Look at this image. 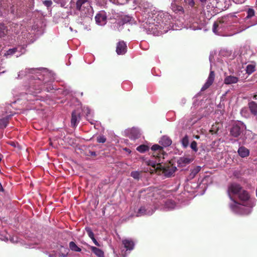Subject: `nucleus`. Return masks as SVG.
<instances>
[{
	"mask_svg": "<svg viewBox=\"0 0 257 257\" xmlns=\"http://www.w3.org/2000/svg\"><path fill=\"white\" fill-rule=\"evenodd\" d=\"M90 249L98 257H104L103 251L95 246H91Z\"/></svg>",
	"mask_w": 257,
	"mask_h": 257,
	"instance_id": "18",
	"label": "nucleus"
},
{
	"mask_svg": "<svg viewBox=\"0 0 257 257\" xmlns=\"http://www.w3.org/2000/svg\"><path fill=\"white\" fill-rule=\"evenodd\" d=\"M88 120L90 122V123L92 124H95V121L93 119H89L88 118H87Z\"/></svg>",
	"mask_w": 257,
	"mask_h": 257,
	"instance_id": "44",
	"label": "nucleus"
},
{
	"mask_svg": "<svg viewBox=\"0 0 257 257\" xmlns=\"http://www.w3.org/2000/svg\"><path fill=\"white\" fill-rule=\"evenodd\" d=\"M151 150L153 151L152 157L155 159L158 160L157 162H159L161 158H164V151L163 148L159 145H154L151 147Z\"/></svg>",
	"mask_w": 257,
	"mask_h": 257,
	"instance_id": "5",
	"label": "nucleus"
},
{
	"mask_svg": "<svg viewBox=\"0 0 257 257\" xmlns=\"http://www.w3.org/2000/svg\"><path fill=\"white\" fill-rule=\"evenodd\" d=\"M241 133V128L238 124L233 125L230 131V135L235 138H237L239 136Z\"/></svg>",
	"mask_w": 257,
	"mask_h": 257,
	"instance_id": "14",
	"label": "nucleus"
},
{
	"mask_svg": "<svg viewBox=\"0 0 257 257\" xmlns=\"http://www.w3.org/2000/svg\"><path fill=\"white\" fill-rule=\"evenodd\" d=\"M149 147L146 145H141L137 148V150L141 153L146 152L149 150Z\"/></svg>",
	"mask_w": 257,
	"mask_h": 257,
	"instance_id": "24",
	"label": "nucleus"
},
{
	"mask_svg": "<svg viewBox=\"0 0 257 257\" xmlns=\"http://www.w3.org/2000/svg\"><path fill=\"white\" fill-rule=\"evenodd\" d=\"M97 142L99 143H104L106 142V138L103 136H99L97 137Z\"/></svg>",
	"mask_w": 257,
	"mask_h": 257,
	"instance_id": "34",
	"label": "nucleus"
},
{
	"mask_svg": "<svg viewBox=\"0 0 257 257\" xmlns=\"http://www.w3.org/2000/svg\"><path fill=\"white\" fill-rule=\"evenodd\" d=\"M238 78L233 76H228L226 77L224 80V83L225 84H231L233 83H236L238 82Z\"/></svg>",
	"mask_w": 257,
	"mask_h": 257,
	"instance_id": "16",
	"label": "nucleus"
},
{
	"mask_svg": "<svg viewBox=\"0 0 257 257\" xmlns=\"http://www.w3.org/2000/svg\"><path fill=\"white\" fill-rule=\"evenodd\" d=\"M44 4L47 7H50L52 5V2L51 1H45L43 2Z\"/></svg>",
	"mask_w": 257,
	"mask_h": 257,
	"instance_id": "39",
	"label": "nucleus"
},
{
	"mask_svg": "<svg viewBox=\"0 0 257 257\" xmlns=\"http://www.w3.org/2000/svg\"><path fill=\"white\" fill-rule=\"evenodd\" d=\"M238 153L239 155L242 157H246L249 155V150L244 147H240L238 150Z\"/></svg>",
	"mask_w": 257,
	"mask_h": 257,
	"instance_id": "17",
	"label": "nucleus"
},
{
	"mask_svg": "<svg viewBox=\"0 0 257 257\" xmlns=\"http://www.w3.org/2000/svg\"><path fill=\"white\" fill-rule=\"evenodd\" d=\"M181 144L184 148H186L189 145V137L186 135L181 140Z\"/></svg>",
	"mask_w": 257,
	"mask_h": 257,
	"instance_id": "26",
	"label": "nucleus"
},
{
	"mask_svg": "<svg viewBox=\"0 0 257 257\" xmlns=\"http://www.w3.org/2000/svg\"><path fill=\"white\" fill-rule=\"evenodd\" d=\"M46 89H47V91H49L48 88L47 87Z\"/></svg>",
	"mask_w": 257,
	"mask_h": 257,
	"instance_id": "51",
	"label": "nucleus"
},
{
	"mask_svg": "<svg viewBox=\"0 0 257 257\" xmlns=\"http://www.w3.org/2000/svg\"><path fill=\"white\" fill-rule=\"evenodd\" d=\"M26 70L27 73L32 74V75L29 76L30 77L39 81L37 83L41 86H39L37 89L41 90L43 88V85L48 82L46 77L49 76V74L47 72L43 73L40 70L35 68L26 69Z\"/></svg>",
	"mask_w": 257,
	"mask_h": 257,
	"instance_id": "3",
	"label": "nucleus"
},
{
	"mask_svg": "<svg viewBox=\"0 0 257 257\" xmlns=\"http://www.w3.org/2000/svg\"><path fill=\"white\" fill-rule=\"evenodd\" d=\"M91 239L92 240L95 245H96L97 246H100V244L98 242V241L96 240L94 237L92 238Z\"/></svg>",
	"mask_w": 257,
	"mask_h": 257,
	"instance_id": "42",
	"label": "nucleus"
},
{
	"mask_svg": "<svg viewBox=\"0 0 257 257\" xmlns=\"http://www.w3.org/2000/svg\"><path fill=\"white\" fill-rule=\"evenodd\" d=\"M201 170V167L196 166L193 169L191 170V172L188 176L190 179H193L196 175L200 172Z\"/></svg>",
	"mask_w": 257,
	"mask_h": 257,
	"instance_id": "19",
	"label": "nucleus"
},
{
	"mask_svg": "<svg viewBox=\"0 0 257 257\" xmlns=\"http://www.w3.org/2000/svg\"><path fill=\"white\" fill-rule=\"evenodd\" d=\"M237 196L242 203H239L233 200V203L230 205L231 210L236 213L242 215L249 214L251 211V208L255 205L254 201L250 199L249 194L243 189Z\"/></svg>",
	"mask_w": 257,
	"mask_h": 257,
	"instance_id": "1",
	"label": "nucleus"
},
{
	"mask_svg": "<svg viewBox=\"0 0 257 257\" xmlns=\"http://www.w3.org/2000/svg\"><path fill=\"white\" fill-rule=\"evenodd\" d=\"M144 162L147 166H151L153 169L151 170V173H160L161 172L164 174L166 177H170L176 171V167L173 166V164L167 165L163 166L159 162H157V160L144 159Z\"/></svg>",
	"mask_w": 257,
	"mask_h": 257,
	"instance_id": "2",
	"label": "nucleus"
},
{
	"mask_svg": "<svg viewBox=\"0 0 257 257\" xmlns=\"http://www.w3.org/2000/svg\"><path fill=\"white\" fill-rule=\"evenodd\" d=\"M7 32V27L4 24L0 23V38L6 36Z\"/></svg>",
	"mask_w": 257,
	"mask_h": 257,
	"instance_id": "21",
	"label": "nucleus"
},
{
	"mask_svg": "<svg viewBox=\"0 0 257 257\" xmlns=\"http://www.w3.org/2000/svg\"><path fill=\"white\" fill-rule=\"evenodd\" d=\"M186 5H188V7L193 8L195 5L194 0H184Z\"/></svg>",
	"mask_w": 257,
	"mask_h": 257,
	"instance_id": "35",
	"label": "nucleus"
},
{
	"mask_svg": "<svg viewBox=\"0 0 257 257\" xmlns=\"http://www.w3.org/2000/svg\"><path fill=\"white\" fill-rule=\"evenodd\" d=\"M215 78V73L213 71H211L210 72L209 76L207 78V81L204 84V85L202 87L201 90V91H204L207 89H208L213 83Z\"/></svg>",
	"mask_w": 257,
	"mask_h": 257,
	"instance_id": "7",
	"label": "nucleus"
},
{
	"mask_svg": "<svg viewBox=\"0 0 257 257\" xmlns=\"http://www.w3.org/2000/svg\"><path fill=\"white\" fill-rule=\"evenodd\" d=\"M132 18L128 16L125 17L123 18V21L124 22H129L131 21Z\"/></svg>",
	"mask_w": 257,
	"mask_h": 257,
	"instance_id": "41",
	"label": "nucleus"
},
{
	"mask_svg": "<svg viewBox=\"0 0 257 257\" xmlns=\"http://www.w3.org/2000/svg\"><path fill=\"white\" fill-rule=\"evenodd\" d=\"M127 51V46L123 41H119L116 44V52L118 55H123Z\"/></svg>",
	"mask_w": 257,
	"mask_h": 257,
	"instance_id": "8",
	"label": "nucleus"
},
{
	"mask_svg": "<svg viewBox=\"0 0 257 257\" xmlns=\"http://www.w3.org/2000/svg\"><path fill=\"white\" fill-rule=\"evenodd\" d=\"M71 5H75L76 9L80 12L86 13L85 10H88L90 7L89 0H72Z\"/></svg>",
	"mask_w": 257,
	"mask_h": 257,
	"instance_id": "4",
	"label": "nucleus"
},
{
	"mask_svg": "<svg viewBox=\"0 0 257 257\" xmlns=\"http://www.w3.org/2000/svg\"><path fill=\"white\" fill-rule=\"evenodd\" d=\"M162 144L165 147L169 146L172 144V140L167 137H163L161 139Z\"/></svg>",
	"mask_w": 257,
	"mask_h": 257,
	"instance_id": "23",
	"label": "nucleus"
},
{
	"mask_svg": "<svg viewBox=\"0 0 257 257\" xmlns=\"http://www.w3.org/2000/svg\"><path fill=\"white\" fill-rule=\"evenodd\" d=\"M81 119L80 113L76 110L72 111L71 114V124L73 127H75Z\"/></svg>",
	"mask_w": 257,
	"mask_h": 257,
	"instance_id": "9",
	"label": "nucleus"
},
{
	"mask_svg": "<svg viewBox=\"0 0 257 257\" xmlns=\"http://www.w3.org/2000/svg\"><path fill=\"white\" fill-rule=\"evenodd\" d=\"M113 3H116L119 5H124L127 3L128 0H111Z\"/></svg>",
	"mask_w": 257,
	"mask_h": 257,
	"instance_id": "37",
	"label": "nucleus"
},
{
	"mask_svg": "<svg viewBox=\"0 0 257 257\" xmlns=\"http://www.w3.org/2000/svg\"><path fill=\"white\" fill-rule=\"evenodd\" d=\"M146 210L144 207H141L138 211L137 216H141L146 213Z\"/></svg>",
	"mask_w": 257,
	"mask_h": 257,
	"instance_id": "36",
	"label": "nucleus"
},
{
	"mask_svg": "<svg viewBox=\"0 0 257 257\" xmlns=\"http://www.w3.org/2000/svg\"><path fill=\"white\" fill-rule=\"evenodd\" d=\"M253 98L254 99H257V92H256V93L254 95H253Z\"/></svg>",
	"mask_w": 257,
	"mask_h": 257,
	"instance_id": "48",
	"label": "nucleus"
},
{
	"mask_svg": "<svg viewBox=\"0 0 257 257\" xmlns=\"http://www.w3.org/2000/svg\"><path fill=\"white\" fill-rule=\"evenodd\" d=\"M219 123H215L212 125L209 132L211 134H216L219 130Z\"/></svg>",
	"mask_w": 257,
	"mask_h": 257,
	"instance_id": "27",
	"label": "nucleus"
},
{
	"mask_svg": "<svg viewBox=\"0 0 257 257\" xmlns=\"http://www.w3.org/2000/svg\"><path fill=\"white\" fill-rule=\"evenodd\" d=\"M248 106L250 113L253 115H257V103L253 101L248 103Z\"/></svg>",
	"mask_w": 257,
	"mask_h": 257,
	"instance_id": "15",
	"label": "nucleus"
},
{
	"mask_svg": "<svg viewBox=\"0 0 257 257\" xmlns=\"http://www.w3.org/2000/svg\"><path fill=\"white\" fill-rule=\"evenodd\" d=\"M255 70V65L253 64H248L246 67V72L248 75L252 73Z\"/></svg>",
	"mask_w": 257,
	"mask_h": 257,
	"instance_id": "25",
	"label": "nucleus"
},
{
	"mask_svg": "<svg viewBox=\"0 0 257 257\" xmlns=\"http://www.w3.org/2000/svg\"><path fill=\"white\" fill-rule=\"evenodd\" d=\"M131 176L134 179L139 180L140 178V174L138 171H133L131 173Z\"/></svg>",
	"mask_w": 257,
	"mask_h": 257,
	"instance_id": "33",
	"label": "nucleus"
},
{
	"mask_svg": "<svg viewBox=\"0 0 257 257\" xmlns=\"http://www.w3.org/2000/svg\"><path fill=\"white\" fill-rule=\"evenodd\" d=\"M193 160L192 158H189L185 157H180L177 160L178 166L184 167L187 165L191 163Z\"/></svg>",
	"mask_w": 257,
	"mask_h": 257,
	"instance_id": "12",
	"label": "nucleus"
},
{
	"mask_svg": "<svg viewBox=\"0 0 257 257\" xmlns=\"http://www.w3.org/2000/svg\"><path fill=\"white\" fill-rule=\"evenodd\" d=\"M85 230H86L88 236L91 239H92V238H93L94 237V234L93 232H92L91 229L90 227H86Z\"/></svg>",
	"mask_w": 257,
	"mask_h": 257,
	"instance_id": "32",
	"label": "nucleus"
},
{
	"mask_svg": "<svg viewBox=\"0 0 257 257\" xmlns=\"http://www.w3.org/2000/svg\"><path fill=\"white\" fill-rule=\"evenodd\" d=\"M90 155L92 156H96V154L95 152H93V151L90 152Z\"/></svg>",
	"mask_w": 257,
	"mask_h": 257,
	"instance_id": "46",
	"label": "nucleus"
},
{
	"mask_svg": "<svg viewBox=\"0 0 257 257\" xmlns=\"http://www.w3.org/2000/svg\"><path fill=\"white\" fill-rule=\"evenodd\" d=\"M11 12L14 14V10L12 9Z\"/></svg>",
	"mask_w": 257,
	"mask_h": 257,
	"instance_id": "50",
	"label": "nucleus"
},
{
	"mask_svg": "<svg viewBox=\"0 0 257 257\" xmlns=\"http://www.w3.org/2000/svg\"><path fill=\"white\" fill-rule=\"evenodd\" d=\"M190 147L194 152L196 153L198 151L197 144L196 141H193L191 142Z\"/></svg>",
	"mask_w": 257,
	"mask_h": 257,
	"instance_id": "31",
	"label": "nucleus"
},
{
	"mask_svg": "<svg viewBox=\"0 0 257 257\" xmlns=\"http://www.w3.org/2000/svg\"><path fill=\"white\" fill-rule=\"evenodd\" d=\"M254 15V11L251 8H249L247 11V16L245 19H249Z\"/></svg>",
	"mask_w": 257,
	"mask_h": 257,
	"instance_id": "30",
	"label": "nucleus"
},
{
	"mask_svg": "<svg viewBox=\"0 0 257 257\" xmlns=\"http://www.w3.org/2000/svg\"><path fill=\"white\" fill-rule=\"evenodd\" d=\"M171 8L172 11L175 13L183 11V7L177 5L175 2L171 4Z\"/></svg>",
	"mask_w": 257,
	"mask_h": 257,
	"instance_id": "22",
	"label": "nucleus"
},
{
	"mask_svg": "<svg viewBox=\"0 0 257 257\" xmlns=\"http://www.w3.org/2000/svg\"><path fill=\"white\" fill-rule=\"evenodd\" d=\"M236 3L238 4H242L244 2L245 0H236Z\"/></svg>",
	"mask_w": 257,
	"mask_h": 257,
	"instance_id": "45",
	"label": "nucleus"
},
{
	"mask_svg": "<svg viewBox=\"0 0 257 257\" xmlns=\"http://www.w3.org/2000/svg\"><path fill=\"white\" fill-rule=\"evenodd\" d=\"M8 123V120L7 118H3L0 119V128L6 127Z\"/></svg>",
	"mask_w": 257,
	"mask_h": 257,
	"instance_id": "28",
	"label": "nucleus"
},
{
	"mask_svg": "<svg viewBox=\"0 0 257 257\" xmlns=\"http://www.w3.org/2000/svg\"><path fill=\"white\" fill-rule=\"evenodd\" d=\"M68 253H60L59 256L61 257H67L68 256Z\"/></svg>",
	"mask_w": 257,
	"mask_h": 257,
	"instance_id": "43",
	"label": "nucleus"
},
{
	"mask_svg": "<svg viewBox=\"0 0 257 257\" xmlns=\"http://www.w3.org/2000/svg\"><path fill=\"white\" fill-rule=\"evenodd\" d=\"M199 138H200L199 136L198 135L195 136V138H196V139H199Z\"/></svg>",
	"mask_w": 257,
	"mask_h": 257,
	"instance_id": "49",
	"label": "nucleus"
},
{
	"mask_svg": "<svg viewBox=\"0 0 257 257\" xmlns=\"http://www.w3.org/2000/svg\"><path fill=\"white\" fill-rule=\"evenodd\" d=\"M122 244L126 250L131 251L135 247V242L131 238H126L122 240Z\"/></svg>",
	"mask_w": 257,
	"mask_h": 257,
	"instance_id": "11",
	"label": "nucleus"
},
{
	"mask_svg": "<svg viewBox=\"0 0 257 257\" xmlns=\"http://www.w3.org/2000/svg\"><path fill=\"white\" fill-rule=\"evenodd\" d=\"M69 247L71 250L75 252H80L81 249L78 247L74 241H70L69 243Z\"/></svg>",
	"mask_w": 257,
	"mask_h": 257,
	"instance_id": "20",
	"label": "nucleus"
},
{
	"mask_svg": "<svg viewBox=\"0 0 257 257\" xmlns=\"http://www.w3.org/2000/svg\"><path fill=\"white\" fill-rule=\"evenodd\" d=\"M165 205L170 209H173L175 206V203L171 200H168L166 202Z\"/></svg>",
	"mask_w": 257,
	"mask_h": 257,
	"instance_id": "29",
	"label": "nucleus"
},
{
	"mask_svg": "<svg viewBox=\"0 0 257 257\" xmlns=\"http://www.w3.org/2000/svg\"><path fill=\"white\" fill-rule=\"evenodd\" d=\"M226 20L227 17H224L222 18L221 20L215 22L213 26V32L218 34L220 29L224 27V26H223V24L226 21Z\"/></svg>",
	"mask_w": 257,
	"mask_h": 257,
	"instance_id": "10",
	"label": "nucleus"
},
{
	"mask_svg": "<svg viewBox=\"0 0 257 257\" xmlns=\"http://www.w3.org/2000/svg\"><path fill=\"white\" fill-rule=\"evenodd\" d=\"M242 187L238 184L233 183L230 184L228 187V194L230 198L232 200L231 195L237 196L241 190H242Z\"/></svg>",
	"mask_w": 257,
	"mask_h": 257,
	"instance_id": "6",
	"label": "nucleus"
},
{
	"mask_svg": "<svg viewBox=\"0 0 257 257\" xmlns=\"http://www.w3.org/2000/svg\"><path fill=\"white\" fill-rule=\"evenodd\" d=\"M3 191H4V189L3 188V186L1 184V183H0V192Z\"/></svg>",
	"mask_w": 257,
	"mask_h": 257,
	"instance_id": "47",
	"label": "nucleus"
},
{
	"mask_svg": "<svg viewBox=\"0 0 257 257\" xmlns=\"http://www.w3.org/2000/svg\"><path fill=\"white\" fill-rule=\"evenodd\" d=\"M17 51V49L16 48H14L13 49H10L7 51L8 55H12L15 53Z\"/></svg>",
	"mask_w": 257,
	"mask_h": 257,
	"instance_id": "38",
	"label": "nucleus"
},
{
	"mask_svg": "<svg viewBox=\"0 0 257 257\" xmlns=\"http://www.w3.org/2000/svg\"><path fill=\"white\" fill-rule=\"evenodd\" d=\"M96 23L100 25H103L105 24L106 20V16L103 14V12L97 14L95 17Z\"/></svg>",
	"mask_w": 257,
	"mask_h": 257,
	"instance_id": "13",
	"label": "nucleus"
},
{
	"mask_svg": "<svg viewBox=\"0 0 257 257\" xmlns=\"http://www.w3.org/2000/svg\"><path fill=\"white\" fill-rule=\"evenodd\" d=\"M84 111L86 113L87 118H88L89 117V115L90 114L91 110L89 108L87 107L86 109H84Z\"/></svg>",
	"mask_w": 257,
	"mask_h": 257,
	"instance_id": "40",
	"label": "nucleus"
}]
</instances>
